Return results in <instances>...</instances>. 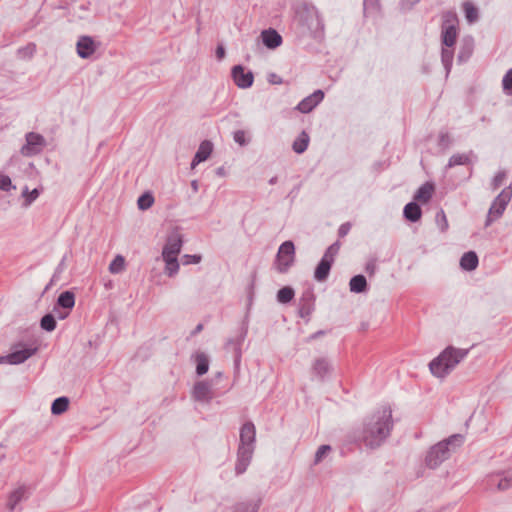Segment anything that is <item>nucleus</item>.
Masks as SVG:
<instances>
[{"label": "nucleus", "instance_id": "obj_62", "mask_svg": "<svg viewBox=\"0 0 512 512\" xmlns=\"http://www.w3.org/2000/svg\"><path fill=\"white\" fill-rule=\"evenodd\" d=\"M202 329H203V324H201V323H200V324H198V325L195 327V329H194V331L192 332V334H193V335H195V334L199 333L200 331H202Z\"/></svg>", "mask_w": 512, "mask_h": 512}, {"label": "nucleus", "instance_id": "obj_35", "mask_svg": "<svg viewBox=\"0 0 512 512\" xmlns=\"http://www.w3.org/2000/svg\"><path fill=\"white\" fill-rule=\"evenodd\" d=\"M36 53V44L33 42L28 43L25 46L19 47L16 51L18 59L31 60Z\"/></svg>", "mask_w": 512, "mask_h": 512}, {"label": "nucleus", "instance_id": "obj_58", "mask_svg": "<svg viewBox=\"0 0 512 512\" xmlns=\"http://www.w3.org/2000/svg\"><path fill=\"white\" fill-rule=\"evenodd\" d=\"M216 57L218 58V60H222L225 57V48L222 45L217 46Z\"/></svg>", "mask_w": 512, "mask_h": 512}, {"label": "nucleus", "instance_id": "obj_39", "mask_svg": "<svg viewBox=\"0 0 512 512\" xmlns=\"http://www.w3.org/2000/svg\"><path fill=\"white\" fill-rule=\"evenodd\" d=\"M165 261V274L169 277L175 276L179 271V262L177 257L163 258Z\"/></svg>", "mask_w": 512, "mask_h": 512}, {"label": "nucleus", "instance_id": "obj_24", "mask_svg": "<svg viewBox=\"0 0 512 512\" xmlns=\"http://www.w3.org/2000/svg\"><path fill=\"white\" fill-rule=\"evenodd\" d=\"M434 191V183L427 181L418 188L414 195V200L422 203H427L432 198Z\"/></svg>", "mask_w": 512, "mask_h": 512}, {"label": "nucleus", "instance_id": "obj_34", "mask_svg": "<svg viewBox=\"0 0 512 512\" xmlns=\"http://www.w3.org/2000/svg\"><path fill=\"white\" fill-rule=\"evenodd\" d=\"M69 407V399L66 396L56 398L51 405V413L53 415H61L67 411Z\"/></svg>", "mask_w": 512, "mask_h": 512}, {"label": "nucleus", "instance_id": "obj_17", "mask_svg": "<svg viewBox=\"0 0 512 512\" xmlns=\"http://www.w3.org/2000/svg\"><path fill=\"white\" fill-rule=\"evenodd\" d=\"M96 48L97 45L91 36L79 37L76 44L77 54L82 59L90 58L96 51Z\"/></svg>", "mask_w": 512, "mask_h": 512}, {"label": "nucleus", "instance_id": "obj_41", "mask_svg": "<svg viewBox=\"0 0 512 512\" xmlns=\"http://www.w3.org/2000/svg\"><path fill=\"white\" fill-rule=\"evenodd\" d=\"M463 10L465 12V17L469 23H474L478 20V9L471 2H464Z\"/></svg>", "mask_w": 512, "mask_h": 512}, {"label": "nucleus", "instance_id": "obj_11", "mask_svg": "<svg viewBox=\"0 0 512 512\" xmlns=\"http://www.w3.org/2000/svg\"><path fill=\"white\" fill-rule=\"evenodd\" d=\"M38 351L37 347L22 348L14 350L6 356H0V364L8 363L11 365H19L24 363L27 359L32 357Z\"/></svg>", "mask_w": 512, "mask_h": 512}, {"label": "nucleus", "instance_id": "obj_40", "mask_svg": "<svg viewBox=\"0 0 512 512\" xmlns=\"http://www.w3.org/2000/svg\"><path fill=\"white\" fill-rule=\"evenodd\" d=\"M56 318L52 313L45 314L40 320V327L44 331L52 332L56 329Z\"/></svg>", "mask_w": 512, "mask_h": 512}, {"label": "nucleus", "instance_id": "obj_46", "mask_svg": "<svg viewBox=\"0 0 512 512\" xmlns=\"http://www.w3.org/2000/svg\"><path fill=\"white\" fill-rule=\"evenodd\" d=\"M340 242L339 241H336L334 242L333 244H331L325 251L323 257L331 260V261H335V257L337 256V254L339 253V250H340Z\"/></svg>", "mask_w": 512, "mask_h": 512}, {"label": "nucleus", "instance_id": "obj_29", "mask_svg": "<svg viewBox=\"0 0 512 512\" xmlns=\"http://www.w3.org/2000/svg\"><path fill=\"white\" fill-rule=\"evenodd\" d=\"M197 376H203L209 370V358L204 352H196L194 355Z\"/></svg>", "mask_w": 512, "mask_h": 512}, {"label": "nucleus", "instance_id": "obj_48", "mask_svg": "<svg viewBox=\"0 0 512 512\" xmlns=\"http://www.w3.org/2000/svg\"><path fill=\"white\" fill-rule=\"evenodd\" d=\"M11 189H16V186L12 184L11 178L0 173V190L8 192Z\"/></svg>", "mask_w": 512, "mask_h": 512}, {"label": "nucleus", "instance_id": "obj_61", "mask_svg": "<svg viewBox=\"0 0 512 512\" xmlns=\"http://www.w3.org/2000/svg\"><path fill=\"white\" fill-rule=\"evenodd\" d=\"M54 311L57 313V317L61 320L65 319L68 316V312L61 313L57 310V307H54Z\"/></svg>", "mask_w": 512, "mask_h": 512}, {"label": "nucleus", "instance_id": "obj_5", "mask_svg": "<svg viewBox=\"0 0 512 512\" xmlns=\"http://www.w3.org/2000/svg\"><path fill=\"white\" fill-rule=\"evenodd\" d=\"M458 16L454 11H445L442 15L441 40L446 47H453L458 35Z\"/></svg>", "mask_w": 512, "mask_h": 512}, {"label": "nucleus", "instance_id": "obj_12", "mask_svg": "<svg viewBox=\"0 0 512 512\" xmlns=\"http://www.w3.org/2000/svg\"><path fill=\"white\" fill-rule=\"evenodd\" d=\"M255 446L239 445L237 450V461L235 464L236 475L243 474L249 466L254 453Z\"/></svg>", "mask_w": 512, "mask_h": 512}, {"label": "nucleus", "instance_id": "obj_64", "mask_svg": "<svg viewBox=\"0 0 512 512\" xmlns=\"http://www.w3.org/2000/svg\"><path fill=\"white\" fill-rule=\"evenodd\" d=\"M216 173H217V175L224 176V175H225L224 168H223V167H219V168L216 170Z\"/></svg>", "mask_w": 512, "mask_h": 512}, {"label": "nucleus", "instance_id": "obj_31", "mask_svg": "<svg viewBox=\"0 0 512 512\" xmlns=\"http://www.w3.org/2000/svg\"><path fill=\"white\" fill-rule=\"evenodd\" d=\"M350 291L354 293H363L367 290V280L364 275L353 276L349 282Z\"/></svg>", "mask_w": 512, "mask_h": 512}, {"label": "nucleus", "instance_id": "obj_33", "mask_svg": "<svg viewBox=\"0 0 512 512\" xmlns=\"http://www.w3.org/2000/svg\"><path fill=\"white\" fill-rule=\"evenodd\" d=\"M470 155H473L472 151H470L468 154H465V153L453 154L449 158L446 168H452L457 165H470L472 163Z\"/></svg>", "mask_w": 512, "mask_h": 512}, {"label": "nucleus", "instance_id": "obj_49", "mask_svg": "<svg viewBox=\"0 0 512 512\" xmlns=\"http://www.w3.org/2000/svg\"><path fill=\"white\" fill-rule=\"evenodd\" d=\"M234 141L240 146H245L249 143V139L246 138V133L244 130H237L233 133Z\"/></svg>", "mask_w": 512, "mask_h": 512}, {"label": "nucleus", "instance_id": "obj_57", "mask_svg": "<svg viewBox=\"0 0 512 512\" xmlns=\"http://www.w3.org/2000/svg\"><path fill=\"white\" fill-rule=\"evenodd\" d=\"M268 82L270 84L279 85V84L283 83V79L279 75H277L276 73H270L268 75Z\"/></svg>", "mask_w": 512, "mask_h": 512}, {"label": "nucleus", "instance_id": "obj_52", "mask_svg": "<svg viewBox=\"0 0 512 512\" xmlns=\"http://www.w3.org/2000/svg\"><path fill=\"white\" fill-rule=\"evenodd\" d=\"M364 12H376L379 9V0H364Z\"/></svg>", "mask_w": 512, "mask_h": 512}, {"label": "nucleus", "instance_id": "obj_30", "mask_svg": "<svg viewBox=\"0 0 512 512\" xmlns=\"http://www.w3.org/2000/svg\"><path fill=\"white\" fill-rule=\"evenodd\" d=\"M74 305L75 295L72 291H64L57 298L56 307L71 310L74 307Z\"/></svg>", "mask_w": 512, "mask_h": 512}, {"label": "nucleus", "instance_id": "obj_27", "mask_svg": "<svg viewBox=\"0 0 512 512\" xmlns=\"http://www.w3.org/2000/svg\"><path fill=\"white\" fill-rule=\"evenodd\" d=\"M403 215L408 221L415 223L422 216L421 207L415 201L409 202L404 207Z\"/></svg>", "mask_w": 512, "mask_h": 512}, {"label": "nucleus", "instance_id": "obj_53", "mask_svg": "<svg viewBox=\"0 0 512 512\" xmlns=\"http://www.w3.org/2000/svg\"><path fill=\"white\" fill-rule=\"evenodd\" d=\"M201 259H202L201 255H198V254H194V255L185 254L182 257V263H183V265L198 264L201 261Z\"/></svg>", "mask_w": 512, "mask_h": 512}, {"label": "nucleus", "instance_id": "obj_7", "mask_svg": "<svg viewBox=\"0 0 512 512\" xmlns=\"http://www.w3.org/2000/svg\"><path fill=\"white\" fill-rule=\"evenodd\" d=\"M512 197V187H505L493 200L485 221V227L490 226L494 221L499 219Z\"/></svg>", "mask_w": 512, "mask_h": 512}, {"label": "nucleus", "instance_id": "obj_6", "mask_svg": "<svg viewBox=\"0 0 512 512\" xmlns=\"http://www.w3.org/2000/svg\"><path fill=\"white\" fill-rule=\"evenodd\" d=\"M295 263V245L292 241H284L276 254L274 267L280 274H285Z\"/></svg>", "mask_w": 512, "mask_h": 512}, {"label": "nucleus", "instance_id": "obj_4", "mask_svg": "<svg viewBox=\"0 0 512 512\" xmlns=\"http://www.w3.org/2000/svg\"><path fill=\"white\" fill-rule=\"evenodd\" d=\"M464 443L462 434H453L447 439L438 442L427 452L425 464L430 469H435L450 457V452Z\"/></svg>", "mask_w": 512, "mask_h": 512}, {"label": "nucleus", "instance_id": "obj_10", "mask_svg": "<svg viewBox=\"0 0 512 512\" xmlns=\"http://www.w3.org/2000/svg\"><path fill=\"white\" fill-rule=\"evenodd\" d=\"M315 309V294L313 289L308 288L301 294L298 304V315L300 318L309 319Z\"/></svg>", "mask_w": 512, "mask_h": 512}, {"label": "nucleus", "instance_id": "obj_20", "mask_svg": "<svg viewBox=\"0 0 512 512\" xmlns=\"http://www.w3.org/2000/svg\"><path fill=\"white\" fill-rule=\"evenodd\" d=\"M256 428L251 421L245 422L240 429L239 445L255 446Z\"/></svg>", "mask_w": 512, "mask_h": 512}, {"label": "nucleus", "instance_id": "obj_47", "mask_svg": "<svg viewBox=\"0 0 512 512\" xmlns=\"http://www.w3.org/2000/svg\"><path fill=\"white\" fill-rule=\"evenodd\" d=\"M331 450H332V448H331V446H330V445H327V444L321 445V446L317 449V451H316V453H315V457H314V464H316V465H317V464H319V463L323 460L324 456H325L328 452H330Z\"/></svg>", "mask_w": 512, "mask_h": 512}, {"label": "nucleus", "instance_id": "obj_15", "mask_svg": "<svg viewBox=\"0 0 512 512\" xmlns=\"http://www.w3.org/2000/svg\"><path fill=\"white\" fill-rule=\"evenodd\" d=\"M183 244L182 235L174 232L167 237L166 244L162 250V257H177L181 251Z\"/></svg>", "mask_w": 512, "mask_h": 512}, {"label": "nucleus", "instance_id": "obj_9", "mask_svg": "<svg viewBox=\"0 0 512 512\" xmlns=\"http://www.w3.org/2000/svg\"><path fill=\"white\" fill-rule=\"evenodd\" d=\"M231 76L235 85L241 89H247L253 85L254 75L252 71L246 70L243 65L233 66Z\"/></svg>", "mask_w": 512, "mask_h": 512}, {"label": "nucleus", "instance_id": "obj_37", "mask_svg": "<svg viewBox=\"0 0 512 512\" xmlns=\"http://www.w3.org/2000/svg\"><path fill=\"white\" fill-rule=\"evenodd\" d=\"M454 52L452 47H443L441 51V62L446 70V74L448 75L452 68Z\"/></svg>", "mask_w": 512, "mask_h": 512}, {"label": "nucleus", "instance_id": "obj_50", "mask_svg": "<svg viewBox=\"0 0 512 512\" xmlns=\"http://www.w3.org/2000/svg\"><path fill=\"white\" fill-rule=\"evenodd\" d=\"M452 140L450 138V135L448 132H440L439 139H438V145L443 148L447 149L451 145Z\"/></svg>", "mask_w": 512, "mask_h": 512}, {"label": "nucleus", "instance_id": "obj_19", "mask_svg": "<svg viewBox=\"0 0 512 512\" xmlns=\"http://www.w3.org/2000/svg\"><path fill=\"white\" fill-rule=\"evenodd\" d=\"M312 374L317 377L320 381H324L326 377H328L332 371L333 366L330 361L325 357H320L315 359L312 364Z\"/></svg>", "mask_w": 512, "mask_h": 512}, {"label": "nucleus", "instance_id": "obj_42", "mask_svg": "<svg viewBox=\"0 0 512 512\" xmlns=\"http://www.w3.org/2000/svg\"><path fill=\"white\" fill-rule=\"evenodd\" d=\"M125 269V258L122 255H116L109 264V271L112 274H119Z\"/></svg>", "mask_w": 512, "mask_h": 512}, {"label": "nucleus", "instance_id": "obj_55", "mask_svg": "<svg viewBox=\"0 0 512 512\" xmlns=\"http://www.w3.org/2000/svg\"><path fill=\"white\" fill-rule=\"evenodd\" d=\"M505 177H506V173H505L504 171H500V172H498V173L494 176V178H493V180H492V183H491L492 188H493L494 190H496L497 188H499V187L502 185L503 180L505 179Z\"/></svg>", "mask_w": 512, "mask_h": 512}, {"label": "nucleus", "instance_id": "obj_63", "mask_svg": "<svg viewBox=\"0 0 512 512\" xmlns=\"http://www.w3.org/2000/svg\"><path fill=\"white\" fill-rule=\"evenodd\" d=\"M191 187L194 192H197L198 191V181L197 180L191 181Z\"/></svg>", "mask_w": 512, "mask_h": 512}, {"label": "nucleus", "instance_id": "obj_38", "mask_svg": "<svg viewBox=\"0 0 512 512\" xmlns=\"http://www.w3.org/2000/svg\"><path fill=\"white\" fill-rule=\"evenodd\" d=\"M295 291L291 286H284L278 290L276 298L281 304H287L293 300Z\"/></svg>", "mask_w": 512, "mask_h": 512}, {"label": "nucleus", "instance_id": "obj_44", "mask_svg": "<svg viewBox=\"0 0 512 512\" xmlns=\"http://www.w3.org/2000/svg\"><path fill=\"white\" fill-rule=\"evenodd\" d=\"M22 196L25 198L24 206H30L32 202L38 198L39 190L35 188L32 191H29L26 186L22 191Z\"/></svg>", "mask_w": 512, "mask_h": 512}, {"label": "nucleus", "instance_id": "obj_36", "mask_svg": "<svg viewBox=\"0 0 512 512\" xmlns=\"http://www.w3.org/2000/svg\"><path fill=\"white\" fill-rule=\"evenodd\" d=\"M490 485L496 484L498 490L504 491L512 487V474H505L503 477H492L489 480Z\"/></svg>", "mask_w": 512, "mask_h": 512}, {"label": "nucleus", "instance_id": "obj_2", "mask_svg": "<svg viewBox=\"0 0 512 512\" xmlns=\"http://www.w3.org/2000/svg\"><path fill=\"white\" fill-rule=\"evenodd\" d=\"M468 353L469 349L447 346L429 363L430 372L437 378H445L462 360L466 358Z\"/></svg>", "mask_w": 512, "mask_h": 512}, {"label": "nucleus", "instance_id": "obj_32", "mask_svg": "<svg viewBox=\"0 0 512 512\" xmlns=\"http://www.w3.org/2000/svg\"><path fill=\"white\" fill-rule=\"evenodd\" d=\"M309 140V135L302 131L292 144L293 151L297 154L305 152L308 148Z\"/></svg>", "mask_w": 512, "mask_h": 512}, {"label": "nucleus", "instance_id": "obj_59", "mask_svg": "<svg viewBox=\"0 0 512 512\" xmlns=\"http://www.w3.org/2000/svg\"><path fill=\"white\" fill-rule=\"evenodd\" d=\"M366 272L369 273L370 275L374 274L375 273V270H376V264L373 262V261H370L366 264V268H365Z\"/></svg>", "mask_w": 512, "mask_h": 512}, {"label": "nucleus", "instance_id": "obj_22", "mask_svg": "<svg viewBox=\"0 0 512 512\" xmlns=\"http://www.w3.org/2000/svg\"><path fill=\"white\" fill-rule=\"evenodd\" d=\"M212 150H213V145L210 141H208V140L202 141L198 147L197 152L195 153V155L192 159L191 168L194 169L198 164L207 160L209 158V156L211 155Z\"/></svg>", "mask_w": 512, "mask_h": 512}, {"label": "nucleus", "instance_id": "obj_21", "mask_svg": "<svg viewBox=\"0 0 512 512\" xmlns=\"http://www.w3.org/2000/svg\"><path fill=\"white\" fill-rule=\"evenodd\" d=\"M261 39L264 46L268 49H276L282 44V36L273 28L263 30Z\"/></svg>", "mask_w": 512, "mask_h": 512}, {"label": "nucleus", "instance_id": "obj_54", "mask_svg": "<svg viewBox=\"0 0 512 512\" xmlns=\"http://www.w3.org/2000/svg\"><path fill=\"white\" fill-rule=\"evenodd\" d=\"M64 262H65V258H63V259L61 260V262L59 263V265L57 266V268H56V270H55V273H54V275H53V277H52L51 281L46 285V287H45V289H44L43 293L47 292V291L51 288V286L53 285V283H54V281H55V279H56L57 275H58V274H60V273L63 271V268H64Z\"/></svg>", "mask_w": 512, "mask_h": 512}, {"label": "nucleus", "instance_id": "obj_1", "mask_svg": "<svg viewBox=\"0 0 512 512\" xmlns=\"http://www.w3.org/2000/svg\"><path fill=\"white\" fill-rule=\"evenodd\" d=\"M392 428V411L390 407H383L364 421L362 430L353 434V441L375 449L390 436Z\"/></svg>", "mask_w": 512, "mask_h": 512}, {"label": "nucleus", "instance_id": "obj_51", "mask_svg": "<svg viewBox=\"0 0 512 512\" xmlns=\"http://www.w3.org/2000/svg\"><path fill=\"white\" fill-rule=\"evenodd\" d=\"M436 221L440 227L441 231H446L448 229V221L446 215L443 210H440L436 214Z\"/></svg>", "mask_w": 512, "mask_h": 512}, {"label": "nucleus", "instance_id": "obj_16", "mask_svg": "<svg viewBox=\"0 0 512 512\" xmlns=\"http://www.w3.org/2000/svg\"><path fill=\"white\" fill-rule=\"evenodd\" d=\"M261 503L262 500L260 498L238 501L226 507L222 512H258Z\"/></svg>", "mask_w": 512, "mask_h": 512}, {"label": "nucleus", "instance_id": "obj_18", "mask_svg": "<svg viewBox=\"0 0 512 512\" xmlns=\"http://www.w3.org/2000/svg\"><path fill=\"white\" fill-rule=\"evenodd\" d=\"M323 98L324 92L321 89H318L301 100L296 106V109L301 113H309L323 100Z\"/></svg>", "mask_w": 512, "mask_h": 512}, {"label": "nucleus", "instance_id": "obj_23", "mask_svg": "<svg viewBox=\"0 0 512 512\" xmlns=\"http://www.w3.org/2000/svg\"><path fill=\"white\" fill-rule=\"evenodd\" d=\"M333 263H334L333 261L322 256L321 260L319 261V263L317 264V266L315 268L314 278L318 282L325 281L329 276V273H330Z\"/></svg>", "mask_w": 512, "mask_h": 512}, {"label": "nucleus", "instance_id": "obj_14", "mask_svg": "<svg viewBox=\"0 0 512 512\" xmlns=\"http://www.w3.org/2000/svg\"><path fill=\"white\" fill-rule=\"evenodd\" d=\"M192 398L201 403L209 404L213 399L212 386L207 381H197L192 389Z\"/></svg>", "mask_w": 512, "mask_h": 512}, {"label": "nucleus", "instance_id": "obj_26", "mask_svg": "<svg viewBox=\"0 0 512 512\" xmlns=\"http://www.w3.org/2000/svg\"><path fill=\"white\" fill-rule=\"evenodd\" d=\"M474 51V39L472 37H465L462 40L459 52H458V61L459 62H466Z\"/></svg>", "mask_w": 512, "mask_h": 512}, {"label": "nucleus", "instance_id": "obj_56", "mask_svg": "<svg viewBox=\"0 0 512 512\" xmlns=\"http://www.w3.org/2000/svg\"><path fill=\"white\" fill-rule=\"evenodd\" d=\"M350 229H351V224L349 222H345V223L341 224L338 229V236L340 238L345 237L349 233Z\"/></svg>", "mask_w": 512, "mask_h": 512}, {"label": "nucleus", "instance_id": "obj_25", "mask_svg": "<svg viewBox=\"0 0 512 512\" xmlns=\"http://www.w3.org/2000/svg\"><path fill=\"white\" fill-rule=\"evenodd\" d=\"M27 498L26 486H20L12 491L8 496L7 507L10 511H13L16 506Z\"/></svg>", "mask_w": 512, "mask_h": 512}, {"label": "nucleus", "instance_id": "obj_13", "mask_svg": "<svg viewBox=\"0 0 512 512\" xmlns=\"http://www.w3.org/2000/svg\"><path fill=\"white\" fill-rule=\"evenodd\" d=\"M247 335V328L242 327L240 333L232 339H229L226 343V349L231 350L234 354V366L235 369H239L241 357H242V344Z\"/></svg>", "mask_w": 512, "mask_h": 512}, {"label": "nucleus", "instance_id": "obj_43", "mask_svg": "<svg viewBox=\"0 0 512 512\" xmlns=\"http://www.w3.org/2000/svg\"><path fill=\"white\" fill-rule=\"evenodd\" d=\"M154 203V197L151 192L143 193L137 200V205L140 210L149 209Z\"/></svg>", "mask_w": 512, "mask_h": 512}, {"label": "nucleus", "instance_id": "obj_45", "mask_svg": "<svg viewBox=\"0 0 512 512\" xmlns=\"http://www.w3.org/2000/svg\"><path fill=\"white\" fill-rule=\"evenodd\" d=\"M502 88L507 95H512V68H510L502 79Z\"/></svg>", "mask_w": 512, "mask_h": 512}, {"label": "nucleus", "instance_id": "obj_3", "mask_svg": "<svg viewBox=\"0 0 512 512\" xmlns=\"http://www.w3.org/2000/svg\"><path fill=\"white\" fill-rule=\"evenodd\" d=\"M295 19L302 28V34H307L314 39L321 38L324 33V23L317 9L306 3L296 9Z\"/></svg>", "mask_w": 512, "mask_h": 512}, {"label": "nucleus", "instance_id": "obj_8", "mask_svg": "<svg viewBox=\"0 0 512 512\" xmlns=\"http://www.w3.org/2000/svg\"><path fill=\"white\" fill-rule=\"evenodd\" d=\"M45 145V139L41 134L29 132L26 134V144L22 146L21 153L24 156L39 154Z\"/></svg>", "mask_w": 512, "mask_h": 512}, {"label": "nucleus", "instance_id": "obj_28", "mask_svg": "<svg viewBox=\"0 0 512 512\" xmlns=\"http://www.w3.org/2000/svg\"><path fill=\"white\" fill-rule=\"evenodd\" d=\"M479 263L478 256L474 251H468L463 254L460 259V266L463 270L473 271Z\"/></svg>", "mask_w": 512, "mask_h": 512}, {"label": "nucleus", "instance_id": "obj_60", "mask_svg": "<svg viewBox=\"0 0 512 512\" xmlns=\"http://www.w3.org/2000/svg\"><path fill=\"white\" fill-rule=\"evenodd\" d=\"M325 333L326 332L324 330H318L309 336V340H315V339L325 335Z\"/></svg>", "mask_w": 512, "mask_h": 512}]
</instances>
